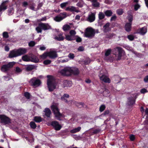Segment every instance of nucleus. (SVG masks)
Masks as SVG:
<instances>
[{
	"label": "nucleus",
	"mask_w": 148,
	"mask_h": 148,
	"mask_svg": "<svg viewBox=\"0 0 148 148\" xmlns=\"http://www.w3.org/2000/svg\"><path fill=\"white\" fill-rule=\"evenodd\" d=\"M34 121L37 123H39L42 121V119L40 116H36L34 117Z\"/></svg>",
	"instance_id": "obj_36"
},
{
	"label": "nucleus",
	"mask_w": 148,
	"mask_h": 148,
	"mask_svg": "<svg viewBox=\"0 0 148 148\" xmlns=\"http://www.w3.org/2000/svg\"><path fill=\"white\" fill-rule=\"evenodd\" d=\"M76 38L71 35H65V39L68 41H72L75 40Z\"/></svg>",
	"instance_id": "obj_28"
},
{
	"label": "nucleus",
	"mask_w": 148,
	"mask_h": 148,
	"mask_svg": "<svg viewBox=\"0 0 148 148\" xmlns=\"http://www.w3.org/2000/svg\"><path fill=\"white\" fill-rule=\"evenodd\" d=\"M116 36V34L113 33H107L106 35V38L110 39L114 38Z\"/></svg>",
	"instance_id": "obj_27"
},
{
	"label": "nucleus",
	"mask_w": 148,
	"mask_h": 148,
	"mask_svg": "<svg viewBox=\"0 0 148 148\" xmlns=\"http://www.w3.org/2000/svg\"><path fill=\"white\" fill-rule=\"evenodd\" d=\"M95 34L94 29L91 27H89L86 29L84 35L86 37L92 38L94 37Z\"/></svg>",
	"instance_id": "obj_5"
},
{
	"label": "nucleus",
	"mask_w": 148,
	"mask_h": 148,
	"mask_svg": "<svg viewBox=\"0 0 148 148\" xmlns=\"http://www.w3.org/2000/svg\"><path fill=\"white\" fill-rule=\"evenodd\" d=\"M76 32L74 30H71L69 32V34L72 36L75 37L77 36H75V34H76Z\"/></svg>",
	"instance_id": "obj_40"
},
{
	"label": "nucleus",
	"mask_w": 148,
	"mask_h": 148,
	"mask_svg": "<svg viewBox=\"0 0 148 148\" xmlns=\"http://www.w3.org/2000/svg\"><path fill=\"white\" fill-rule=\"evenodd\" d=\"M129 138L130 140L131 141H134L135 139L134 135L132 134L130 135Z\"/></svg>",
	"instance_id": "obj_50"
},
{
	"label": "nucleus",
	"mask_w": 148,
	"mask_h": 148,
	"mask_svg": "<svg viewBox=\"0 0 148 148\" xmlns=\"http://www.w3.org/2000/svg\"><path fill=\"white\" fill-rule=\"evenodd\" d=\"M63 83V87L64 88L66 87H68V84L69 83V82L67 80H63L62 82Z\"/></svg>",
	"instance_id": "obj_39"
},
{
	"label": "nucleus",
	"mask_w": 148,
	"mask_h": 148,
	"mask_svg": "<svg viewBox=\"0 0 148 148\" xmlns=\"http://www.w3.org/2000/svg\"><path fill=\"white\" fill-rule=\"evenodd\" d=\"M136 97L135 98L136 99ZM127 103L129 106H132L135 103V99H134L132 97H130L128 98Z\"/></svg>",
	"instance_id": "obj_21"
},
{
	"label": "nucleus",
	"mask_w": 148,
	"mask_h": 148,
	"mask_svg": "<svg viewBox=\"0 0 148 148\" xmlns=\"http://www.w3.org/2000/svg\"><path fill=\"white\" fill-rule=\"evenodd\" d=\"M45 112V115L47 118H50V115L51 114V112L50 109L49 108H45L44 110Z\"/></svg>",
	"instance_id": "obj_22"
},
{
	"label": "nucleus",
	"mask_w": 148,
	"mask_h": 148,
	"mask_svg": "<svg viewBox=\"0 0 148 148\" xmlns=\"http://www.w3.org/2000/svg\"><path fill=\"white\" fill-rule=\"evenodd\" d=\"M14 62H9L8 64L3 65L1 67V71L4 72L9 71L15 64Z\"/></svg>",
	"instance_id": "obj_6"
},
{
	"label": "nucleus",
	"mask_w": 148,
	"mask_h": 148,
	"mask_svg": "<svg viewBox=\"0 0 148 148\" xmlns=\"http://www.w3.org/2000/svg\"><path fill=\"white\" fill-rule=\"evenodd\" d=\"M35 4L34 3H33L29 5V8L32 10L35 11L34 6Z\"/></svg>",
	"instance_id": "obj_51"
},
{
	"label": "nucleus",
	"mask_w": 148,
	"mask_h": 148,
	"mask_svg": "<svg viewBox=\"0 0 148 148\" xmlns=\"http://www.w3.org/2000/svg\"><path fill=\"white\" fill-rule=\"evenodd\" d=\"M75 39L76 40V41L78 42H81L82 41L81 38L77 36L76 37V38Z\"/></svg>",
	"instance_id": "obj_56"
},
{
	"label": "nucleus",
	"mask_w": 148,
	"mask_h": 148,
	"mask_svg": "<svg viewBox=\"0 0 148 148\" xmlns=\"http://www.w3.org/2000/svg\"><path fill=\"white\" fill-rule=\"evenodd\" d=\"M36 44V42L34 41H31L28 43V45L30 47H34Z\"/></svg>",
	"instance_id": "obj_41"
},
{
	"label": "nucleus",
	"mask_w": 148,
	"mask_h": 148,
	"mask_svg": "<svg viewBox=\"0 0 148 148\" xmlns=\"http://www.w3.org/2000/svg\"><path fill=\"white\" fill-rule=\"evenodd\" d=\"M22 60L26 62L30 61V56L27 55H25L22 56Z\"/></svg>",
	"instance_id": "obj_31"
},
{
	"label": "nucleus",
	"mask_w": 148,
	"mask_h": 148,
	"mask_svg": "<svg viewBox=\"0 0 148 148\" xmlns=\"http://www.w3.org/2000/svg\"><path fill=\"white\" fill-rule=\"evenodd\" d=\"M113 54L116 57V51H118V54L117 58H114L113 56L110 55L108 56V58H104V60L108 61H109L111 62H112L114 60H116L118 61L121 59L122 56V54L123 50L122 48L119 47H117L116 48H114L112 50Z\"/></svg>",
	"instance_id": "obj_1"
},
{
	"label": "nucleus",
	"mask_w": 148,
	"mask_h": 148,
	"mask_svg": "<svg viewBox=\"0 0 148 148\" xmlns=\"http://www.w3.org/2000/svg\"><path fill=\"white\" fill-rule=\"evenodd\" d=\"M30 125L31 127L33 129H34L36 128V125L35 123L34 122H31L30 123Z\"/></svg>",
	"instance_id": "obj_43"
},
{
	"label": "nucleus",
	"mask_w": 148,
	"mask_h": 148,
	"mask_svg": "<svg viewBox=\"0 0 148 148\" xmlns=\"http://www.w3.org/2000/svg\"><path fill=\"white\" fill-rule=\"evenodd\" d=\"M140 7V5L138 4L137 3L134 6V10L136 11Z\"/></svg>",
	"instance_id": "obj_54"
},
{
	"label": "nucleus",
	"mask_w": 148,
	"mask_h": 148,
	"mask_svg": "<svg viewBox=\"0 0 148 148\" xmlns=\"http://www.w3.org/2000/svg\"><path fill=\"white\" fill-rule=\"evenodd\" d=\"M51 29V26L48 24L41 23L38 24V26L36 28V30L37 32L39 33H42V30L45 31Z\"/></svg>",
	"instance_id": "obj_4"
},
{
	"label": "nucleus",
	"mask_w": 148,
	"mask_h": 148,
	"mask_svg": "<svg viewBox=\"0 0 148 148\" xmlns=\"http://www.w3.org/2000/svg\"><path fill=\"white\" fill-rule=\"evenodd\" d=\"M31 85L36 87L39 86L41 84L40 80L36 77H33L29 81Z\"/></svg>",
	"instance_id": "obj_7"
},
{
	"label": "nucleus",
	"mask_w": 148,
	"mask_h": 148,
	"mask_svg": "<svg viewBox=\"0 0 148 148\" xmlns=\"http://www.w3.org/2000/svg\"><path fill=\"white\" fill-rule=\"evenodd\" d=\"M110 23H107L103 26V32L106 33L110 31Z\"/></svg>",
	"instance_id": "obj_23"
},
{
	"label": "nucleus",
	"mask_w": 148,
	"mask_h": 148,
	"mask_svg": "<svg viewBox=\"0 0 148 148\" xmlns=\"http://www.w3.org/2000/svg\"><path fill=\"white\" fill-rule=\"evenodd\" d=\"M90 135H93L98 133L100 130H90Z\"/></svg>",
	"instance_id": "obj_37"
},
{
	"label": "nucleus",
	"mask_w": 148,
	"mask_h": 148,
	"mask_svg": "<svg viewBox=\"0 0 148 148\" xmlns=\"http://www.w3.org/2000/svg\"><path fill=\"white\" fill-rule=\"evenodd\" d=\"M21 71L22 70L19 67H17L16 68V71L17 73H19L21 72Z\"/></svg>",
	"instance_id": "obj_60"
},
{
	"label": "nucleus",
	"mask_w": 148,
	"mask_h": 148,
	"mask_svg": "<svg viewBox=\"0 0 148 148\" xmlns=\"http://www.w3.org/2000/svg\"><path fill=\"white\" fill-rule=\"evenodd\" d=\"M117 13L119 15H121L123 13V11L122 9H119L116 11Z\"/></svg>",
	"instance_id": "obj_46"
},
{
	"label": "nucleus",
	"mask_w": 148,
	"mask_h": 148,
	"mask_svg": "<svg viewBox=\"0 0 148 148\" xmlns=\"http://www.w3.org/2000/svg\"><path fill=\"white\" fill-rule=\"evenodd\" d=\"M138 32L141 34L144 35L147 32V29L145 27H142L138 29Z\"/></svg>",
	"instance_id": "obj_25"
},
{
	"label": "nucleus",
	"mask_w": 148,
	"mask_h": 148,
	"mask_svg": "<svg viewBox=\"0 0 148 148\" xmlns=\"http://www.w3.org/2000/svg\"><path fill=\"white\" fill-rule=\"evenodd\" d=\"M132 23H127L125 26V31L128 32H129L131 30Z\"/></svg>",
	"instance_id": "obj_24"
},
{
	"label": "nucleus",
	"mask_w": 148,
	"mask_h": 148,
	"mask_svg": "<svg viewBox=\"0 0 148 148\" xmlns=\"http://www.w3.org/2000/svg\"><path fill=\"white\" fill-rule=\"evenodd\" d=\"M30 61L35 63H38L39 62V60L38 58L35 56L34 55H32L30 56Z\"/></svg>",
	"instance_id": "obj_26"
},
{
	"label": "nucleus",
	"mask_w": 148,
	"mask_h": 148,
	"mask_svg": "<svg viewBox=\"0 0 148 148\" xmlns=\"http://www.w3.org/2000/svg\"><path fill=\"white\" fill-rule=\"evenodd\" d=\"M66 11H70L71 12L75 11L77 12H78L79 11L76 10V8L73 6L69 7L66 8Z\"/></svg>",
	"instance_id": "obj_29"
},
{
	"label": "nucleus",
	"mask_w": 148,
	"mask_h": 148,
	"mask_svg": "<svg viewBox=\"0 0 148 148\" xmlns=\"http://www.w3.org/2000/svg\"><path fill=\"white\" fill-rule=\"evenodd\" d=\"M68 57L71 59H73L74 58L75 56L73 54L70 53L68 55Z\"/></svg>",
	"instance_id": "obj_55"
},
{
	"label": "nucleus",
	"mask_w": 148,
	"mask_h": 148,
	"mask_svg": "<svg viewBox=\"0 0 148 148\" xmlns=\"http://www.w3.org/2000/svg\"><path fill=\"white\" fill-rule=\"evenodd\" d=\"M66 16V13L63 12L60 13L59 15L54 18V20L57 22H60L65 18Z\"/></svg>",
	"instance_id": "obj_11"
},
{
	"label": "nucleus",
	"mask_w": 148,
	"mask_h": 148,
	"mask_svg": "<svg viewBox=\"0 0 148 148\" xmlns=\"http://www.w3.org/2000/svg\"><path fill=\"white\" fill-rule=\"evenodd\" d=\"M127 38L130 40H133L134 39V37L132 35H128Z\"/></svg>",
	"instance_id": "obj_53"
},
{
	"label": "nucleus",
	"mask_w": 148,
	"mask_h": 148,
	"mask_svg": "<svg viewBox=\"0 0 148 148\" xmlns=\"http://www.w3.org/2000/svg\"><path fill=\"white\" fill-rule=\"evenodd\" d=\"M3 38H8L9 37L8 33L7 32H4L3 33Z\"/></svg>",
	"instance_id": "obj_47"
},
{
	"label": "nucleus",
	"mask_w": 148,
	"mask_h": 148,
	"mask_svg": "<svg viewBox=\"0 0 148 148\" xmlns=\"http://www.w3.org/2000/svg\"><path fill=\"white\" fill-rule=\"evenodd\" d=\"M95 14L96 13L95 12H91L88 14L86 19V21L90 23L94 21L95 19Z\"/></svg>",
	"instance_id": "obj_13"
},
{
	"label": "nucleus",
	"mask_w": 148,
	"mask_h": 148,
	"mask_svg": "<svg viewBox=\"0 0 148 148\" xmlns=\"http://www.w3.org/2000/svg\"><path fill=\"white\" fill-rule=\"evenodd\" d=\"M105 15L102 12H100L98 14V18L100 20H102L104 18Z\"/></svg>",
	"instance_id": "obj_35"
},
{
	"label": "nucleus",
	"mask_w": 148,
	"mask_h": 148,
	"mask_svg": "<svg viewBox=\"0 0 148 148\" xmlns=\"http://www.w3.org/2000/svg\"><path fill=\"white\" fill-rule=\"evenodd\" d=\"M63 33H59L57 36L55 37L54 39L56 40L59 41H63L64 39V37L63 36Z\"/></svg>",
	"instance_id": "obj_18"
},
{
	"label": "nucleus",
	"mask_w": 148,
	"mask_h": 148,
	"mask_svg": "<svg viewBox=\"0 0 148 148\" xmlns=\"http://www.w3.org/2000/svg\"><path fill=\"white\" fill-rule=\"evenodd\" d=\"M8 15H12L14 12V8L12 7L10 8L8 10Z\"/></svg>",
	"instance_id": "obj_42"
},
{
	"label": "nucleus",
	"mask_w": 148,
	"mask_h": 148,
	"mask_svg": "<svg viewBox=\"0 0 148 148\" xmlns=\"http://www.w3.org/2000/svg\"><path fill=\"white\" fill-rule=\"evenodd\" d=\"M79 51H83L84 50V49L83 47L80 46L77 49Z\"/></svg>",
	"instance_id": "obj_62"
},
{
	"label": "nucleus",
	"mask_w": 148,
	"mask_h": 148,
	"mask_svg": "<svg viewBox=\"0 0 148 148\" xmlns=\"http://www.w3.org/2000/svg\"><path fill=\"white\" fill-rule=\"evenodd\" d=\"M105 15L108 17H110L112 14V12L111 10H107L104 12Z\"/></svg>",
	"instance_id": "obj_33"
},
{
	"label": "nucleus",
	"mask_w": 148,
	"mask_h": 148,
	"mask_svg": "<svg viewBox=\"0 0 148 148\" xmlns=\"http://www.w3.org/2000/svg\"><path fill=\"white\" fill-rule=\"evenodd\" d=\"M92 5L95 7H99V3L97 1V0H92Z\"/></svg>",
	"instance_id": "obj_34"
},
{
	"label": "nucleus",
	"mask_w": 148,
	"mask_h": 148,
	"mask_svg": "<svg viewBox=\"0 0 148 148\" xmlns=\"http://www.w3.org/2000/svg\"><path fill=\"white\" fill-rule=\"evenodd\" d=\"M147 90L145 88H143L141 89L140 90V92L142 93H145L147 92Z\"/></svg>",
	"instance_id": "obj_61"
},
{
	"label": "nucleus",
	"mask_w": 148,
	"mask_h": 148,
	"mask_svg": "<svg viewBox=\"0 0 148 148\" xmlns=\"http://www.w3.org/2000/svg\"><path fill=\"white\" fill-rule=\"evenodd\" d=\"M48 56V53H44L42 55L40 56V57L42 59H45Z\"/></svg>",
	"instance_id": "obj_44"
},
{
	"label": "nucleus",
	"mask_w": 148,
	"mask_h": 148,
	"mask_svg": "<svg viewBox=\"0 0 148 148\" xmlns=\"http://www.w3.org/2000/svg\"><path fill=\"white\" fill-rule=\"evenodd\" d=\"M37 67V66L34 65H27L25 67V70L27 71H31L33 70H36Z\"/></svg>",
	"instance_id": "obj_14"
},
{
	"label": "nucleus",
	"mask_w": 148,
	"mask_h": 148,
	"mask_svg": "<svg viewBox=\"0 0 148 148\" xmlns=\"http://www.w3.org/2000/svg\"><path fill=\"white\" fill-rule=\"evenodd\" d=\"M27 51V49L25 48H21L18 49H14L10 51L8 57L10 58L16 57L25 54Z\"/></svg>",
	"instance_id": "obj_2"
},
{
	"label": "nucleus",
	"mask_w": 148,
	"mask_h": 148,
	"mask_svg": "<svg viewBox=\"0 0 148 148\" xmlns=\"http://www.w3.org/2000/svg\"><path fill=\"white\" fill-rule=\"evenodd\" d=\"M53 112L56 119L58 120H60V118L62 116V114L60 113L59 109Z\"/></svg>",
	"instance_id": "obj_19"
},
{
	"label": "nucleus",
	"mask_w": 148,
	"mask_h": 148,
	"mask_svg": "<svg viewBox=\"0 0 148 148\" xmlns=\"http://www.w3.org/2000/svg\"><path fill=\"white\" fill-rule=\"evenodd\" d=\"M0 123L4 125L9 124L11 123L10 119L4 115H0Z\"/></svg>",
	"instance_id": "obj_9"
},
{
	"label": "nucleus",
	"mask_w": 148,
	"mask_h": 148,
	"mask_svg": "<svg viewBox=\"0 0 148 148\" xmlns=\"http://www.w3.org/2000/svg\"><path fill=\"white\" fill-rule=\"evenodd\" d=\"M106 108V106L104 105H101L99 108V111L101 112L103 111Z\"/></svg>",
	"instance_id": "obj_45"
},
{
	"label": "nucleus",
	"mask_w": 148,
	"mask_h": 148,
	"mask_svg": "<svg viewBox=\"0 0 148 148\" xmlns=\"http://www.w3.org/2000/svg\"><path fill=\"white\" fill-rule=\"evenodd\" d=\"M112 50L109 49L106 50L104 58H108L111 54Z\"/></svg>",
	"instance_id": "obj_30"
},
{
	"label": "nucleus",
	"mask_w": 148,
	"mask_h": 148,
	"mask_svg": "<svg viewBox=\"0 0 148 148\" xmlns=\"http://www.w3.org/2000/svg\"><path fill=\"white\" fill-rule=\"evenodd\" d=\"M68 4V2H66L62 3L61 4L60 6L61 8H63L64 7H65Z\"/></svg>",
	"instance_id": "obj_49"
},
{
	"label": "nucleus",
	"mask_w": 148,
	"mask_h": 148,
	"mask_svg": "<svg viewBox=\"0 0 148 148\" xmlns=\"http://www.w3.org/2000/svg\"><path fill=\"white\" fill-rule=\"evenodd\" d=\"M51 61L49 60H47L43 61V64L45 65H47L50 64Z\"/></svg>",
	"instance_id": "obj_48"
},
{
	"label": "nucleus",
	"mask_w": 148,
	"mask_h": 148,
	"mask_svg": "<svg viewBox=\"0 0 148 148\" xmlns=\"http://www.w3.org/2000/svg\"><path fill=\"white\" fill-rule=\"evenodd\" d=\"M8 2V0H6L3 1L0 5V12L2 10H4L7 8V6L5 5L6 3Z\"/></svg>",
	"instance_id": "obj_17"
},
{
	"label": "nucleus",
	"mask_w": 148,
	"mask_h": 148,
	"mask_svg": "<svg viewBox=\"0 0 148 148\" xmlns=\"http://www.w3.org/2000/svg\"><path fill=\"white\" fill-rule=\"evenodd\" d=\"M71 75V74L77 75L79 73V71L78 69L76 68L71 67L70 70Z\"/></svg>",
	"instance_id": "obj_16"
},
{
	"label": "nucleus",
	"mask_w": 148,
	"mask_h": 148,
	"mask_svg": "<svg viewBox=\"0 0 148 148\" xmlns=\"http://www.w3.org/2000/svg\"><path fill=\"white\" fill-rule=\"evenodd\" d=\"M15 132L19 135L21 136L22 137H25L26 139L27 138V136H32V134L30 132H27L26 130H15Z\"/></svg>",
	"instance_id": "obj_10"
},
{
	"label": "nucleus",
	"mask_w": 148,
	"mask_h": 148,
	"mask_svg": "<svg viewBox=\"0 0 148 148\" xmlns=\"http://www.w3.org/2000/svg\"><path fill=\"white\" fill-rule=\"evenodd\" d=\"M30 94L27 92H26L24 93V96L27 99H29L30 98Z\"/></svg>",
	"instance_id": "obj_52"
},
{
	"label": "nucleus",
	"mask_w": 148,
	"mask_h": 148,
	"mask_svg": "<svg viewBox=\"0 0 148 148\" xmlns=\"http://www.w3.org/2000/svg\"><path fill=\"white\" fill-rule=\"evenodd\" d=\"M77 5L80 7H81L83 6V5L82 3L81 2H79L77 4Z\"/></svg>",
	"instance_id": "obj_64"
},
{
	"label": "nucleus",
	"mask_w": 148,
	"mask_h": 148,
	"mask_svg": "<svg viewBox=\"0 0 148 148\" xmlns=\"http://www.w3.org/2000/svg\"><path fill=\"white\" fill-rule=\"evenodd\" d=\"M47 77L48 78L47 80V85L49 90V91H52L56 89L57 83L52 76L47 75Z\"/></svg>",
	"instance_id": "obj_3"
},
{
	"label": "nucleus",
	"mask_w": 148,
	"mask_h": 148,
	"mask_svg": "<svg viewBox=\"0 0 148 148\" xmlns=\"http://www.w3.org/2000/svg\"><path fill=\"white\" fill-rule=\"evenodd\" d=\"M48 56L52 59H54L57 57L56 52L55 51H51L48 53Z\"/></svg>",
	"instance_id": "obj_20"
},
{
	"label": "nucleus",
	"mask_w": 148,
	"mask_h": 148,
	"mask_svg": "<svg viewBox=\"0 0 148 148\" xmlns=\"http://www.w3.org/2000/svg\"><path fill=\"white\" fill-rule=\"evenodd\" d=\"M51 108L53 112L59 109L58 108V105L56 104H53L51 106Z\"/></svg>",
	"instance_id": "obj_32"
},
{
	"label": "nucleus",
	"mask_w": 148,
	"mask_h": 148,
	"mask_svg": "<svg viewBox=\"0 0 148 148\" xmlns=\"http://www.w3.org/2000/svg\"><path fill=\"white\" fill-rule=\"evenodd\" d=\"M116 16L115 15L113 16L110 19V21H115L116 18Z\"/></svg>",
	"instance_id": "obj_57"
},
{
	"label": "nucleus",
	"mask_w": 148,
	"mask_h": 148,
	"mask_svg": "<svg viewBox=\"0 0 148 148\" xmlns=\"http://www.w3.org/2000/svg\"><path fill=\"white\" fill-rule=\"evenodd\" d=\"M144 81L146 83L148 82V75L144 78Z\"/></svg>",
	"instance_id": "obj_63"
},
{
	"label": "nucleus",
	"mask_w": 148,
	"mask_h": 148,
	"mask_svg": "<svg viewBox=\"0 0 148 148\" xmlns=\"http://www.w3.org/2000/svg\"><path fill=\"white\" fill-rule=\"evenodd\" d=\"M70 28V26L68 25H64L62 27L64 31H66L69 29Z\"/></svg>",
	"instance_id": "obj_38"
},
{
	"label": "nucleus",
	"mask_w": 148,
	"mask_h": 148,
	"mask_svg": "<svg viewBox=\"0 0 148 148\" xmlns=\"http://www.w3.org/2000/svg\"><path fill=\"white\" fill-rule=\"evenodd\" d=\"M70 69L71 67H66L61 70L60 71V73L62 75L64 76H70L71 75Z\"/></svg>",
	"instance_id": "obj_12"
},
{
	"label": "nucleus",
	"mask_w": 148,
	"mask_h": 148,
	"mask_svg": "<svg viewBox=\"0 0 148 148\" xmlns=\"http://www.w3.org/2000/svg\"><path fill=\"white\" fill-rule=\"evenodd\" d=\"M101 71H100L99 76L100 80L105 83H110L111 80L108 77L104 74L101 73Z\"/></svg>",
	"instance_id": "obj_8"
},
{
	"label": "nucleus",
	"mask_w": 148,
	"mask_h": 148,
	"mask_svg": "<svg viewBox=\"0 0 148 148\" xmlns=\"http://www.w3.org/2000/svg\"><path fill=\"white\" fill-rule=\"evenodd\" d=\"M51 125L54 127L55 130H60L62 127L58 122L56 121H52L51 122Z\"/></svg>",
	"instance_id": "obj_15"
},
{
	"label": "nucleus",
	"mask_w": 148,
	"mask_h": 148,
	"mask_svg": "<svg viewBox=\"0 0 148 148\" xmlns=\"http://www.w3.org/2000/svg\"><path fill=\"white\" fill-rule=\"evenodd\" d=\"M66 99V98H65V97L64 98V97H61V99L62 101H64L65 103H68V102L67 100Z\"/></svg>",
	"instance_id": "obj_58"
},
{
	"label": "nucleus",
	"mask_w": 148,
	"mask_h": 148,
	"mask_svg": "<svg viewBox=\"0 0 148 148\" xmlns=\"http://www.w3.org/2000/svg\"><path fill=\"white\" fill-rule=\"evenodd\" d=\"M109 113H110L109 110H107L104 112V113L103 114V115L104 116H106V115L108 114Z\"/></svg>",
	"instance_id": "obj_59"
}]
</instances>
